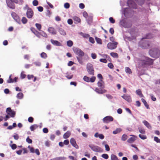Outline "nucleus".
<instances>
[{
  "mask_svg": "<svg viewBox=\"0 0 160 160\" xmlns=\"http://www.w3.org/2000/svg\"><path fill=\"white\" fill-rule=\"evenodd\" d=\"M96 80V77L94 76H92L90 78V82H95Z\"/></svg>",
  "mask_w": 160,
  "mask_h": 160,
  "instance_id": "de8ad7c7",
  "label": "nucleus"
},
{
  "mask_svg": "<svg viewBox=\"0 0 160 160\" xmlns=\"http://www.w3.org/2000/svg\"><path fill=\"white\" fill-rule=\"evenodd\" d=\"M40 33L41 35L43 37L46 38L48 37V36L47 34L45 32H44L43 31H42L40 32Z\"/></svg>",
  "mask_w": 160,
  "mask_h": 160,
  "instance_id": "49530a36",
  "label": "nucleus"
},
{
  "mask_svg": "<svg viewBox=\"0 0 160 160\" xmlns=\"http://www.w3.org/2000/svg\"><path fill=\"white\" fill-rule=\"evenodd\" d=\"M109 20L110 22L112 23H114L115 22V20L112 17H110L109 18Z\"/></svg>",
  "mask_w": 160,
  "mask_h": 160,
  "instance_id": "5fc2aeb1",
  "label": "nucleus"
},
{
  "mask_svg": "<svg viewBox=\"0 0 160 160\" xmlns=\"http://www.w3.org/2000/svg\"><path fill=\"white\" fill-rule=\"evenodd\" d=\"M94 137L95 138L99 137V138L103 139L104 138V136L102 134H98V132H96L94 134Z\"/></svg>",
  "mask_w": 160,
  "mask_h": 160,
  "instance_id": "6ab92c4d",
  "label": "nucleus"
},
{
  "mask_svg": "<svg viewBox=\"0 0 160 160\" xmlns=\"http://www.w3.org/2000/svg\"><path fill=\"white\" fill-rule=\"evenodd\" d=\"M38 9L39 12H41L43 11V8L42 7L39 6L37 7Z\"/></svg>",
  "mask_w": 160,
  "mask_h": 160,
  "instance_id": "0e129e2a",
  "label": "nucleus"
},
{
  "mask_svg": "<svg viewBox=\"0 0 160 160\" xmlns=\"http://www.w3.org/2000/svg\"><path fill=\"white\" fill-rule=\"evenodd\" d=\"M21 21L22 23L24 24L27 23L28 22L27 19L25 17H23L22 18Z\"/></svg>",
  "mask_w": 160,
  "mask_h": 160,
  "instance_id": "58836bf2",
  "label": "nucleus"
},
{
  "mask_svg": "<svg viewBox=\"0 0 160 160\" xmlns=\"http://www.w3.org/2000/svg\"><path fill=\"white\" fill-rule=\"evenodd\" d=\"M138 129L139 132L142 134H145V131L144 129L142 128L141 127H139L138 128Z\"/></svg>",
  "mask_w": 160,
  "mask_h": 160,
  "instance_id": "cd10ccee",
  "label": "nucleus"
},
{
  "mask_svg": "<svg viewBox=\"0 0 160 160\" xmlns=\"http://www.w3.org/2000/svg\"><path fill=\"white\" fill-rule=\"evenodd\" d=\"M98 87L101 89H103L105 88L104 82L102 80H100L98 83Z\"/></svg>",
  "mask_w": 160,
  "mask_h": 160,
  "instance_id": "4468645a",
  "label": "nucleus"
},
{
  "mask_svg": "<svg viewBox=\"0 0 160 160\" xmlns=\"http://www.w3.org/2000/svg\"><path fill=\"white\" fill-rule=\"evenodd\" d=\"M105 149L106 151H110V149L108 145L105 144Z\"/></svg>",
  "mask_w": 160,
  "mask_h": 160,
  "instance_id": "69168bd1",
  "label": "nucleus"
},
{
  "mask_svg": "<svg viewBox=\"0 0 160 160\" xmlns=\"http://www.w3.org/2000/svg\"><path fill=\"white\" fill-rule=\"evenodd\" d=\"M95 39L97 43L100 44H102V41L100 38L96 37Z\"/></svg>",
  "mask_w": 160,
  "mask_h": 160,
  "instance_id": "4c0bfd02",
  "label": "nucleus"
},
{
  "mask_svg": "<svg viewBox=\"0 0 160 160\" xmlns=\"http://www.w3.org/2000/svg\"><path fill=\"white\" fill-rule=\"evenodd\" d=\"M108 66L111 69H113V65L112 63L110 62L108 64Z\"/></svg>",
  "mask_w": 160,
  "mask_h": 160,
  "instance_id": "bf43d9fd",
  "label": "nucleus"
},
{
  "mask_svg": "<svg viewBox=\"0 0 160 160\" xmlns=\"http://www.w3.org/2000/svg\"><path fill=\"white\" fill-rule=\"evenodd\" d=\"M150 56L152 58H157L160 56V51L158 48H153L149 51Z\"/></svg>",
  "mask_w": 160,
  "mask_h": 160,
  "instance_id": "f257e3e1",
  "label": "nucleus"
},
{
  "mask_svg": "<svg viewBox=\"0 0 160 160\" xmlns=\"http://www.w3.org/2000/svg\"><path fill=\"white\" fill-rule=\"evenodd\" d=\"M41 57L42 58H46L47 57V55L45 53L43 52L41 54Z\"/></svg>",
  "mask_w": 160,
  "mask_h": 160,
  "instance_id": "a18cd8bd",
  "label": "nucleus"
},
{
  "mask_svg": "<svg viewBox=\"0 0 160 160\" xmlns=\"http://www.w3.org/2000/svg\"><path fill=\"white\" fill-rule=\"evenodd\" d=\"M125 71L127 73H128L129 74L132 73L131 70L128 67L125 68Z\"/></svg>",
  "mask_w": 160,
  "mask_h": 160,
  "instance_id": "f704fd0d",
  "label": "nucleus"
},
{
  "mask_svg": "<svg viewBox=\"0 0 160 160\" xmlns=\"http://www.w3.org/2000/svg\"><path fill=\"white\" fill-rule=\"evenodd\" d=\"M143 123L144 125L147 127L148 129H151L152 128V127L150 124L146 121L144 120L142 122Z\"/></svg>",
  "mask_w": 160,
  "mask_h": 160,
  "instance_id": "aec40b11",
  "label": "nucleus"
},
{
  "mask_svg": "<svg viewBox=\"0 0 160 160\" xmlns=\"http://www.w3.org/2000/svg\"><path fill=\"white\" fill-rule=\"evenodd\" d=\"M127 4L128 6L131 8H136V4L135 2L132 0H128L127 2Z\"/></svg>",
  "mask_w": 160,
  "mask_h": 160,
  "instance_id": "9b49d317",
  "label": "nucleus"
},
{
  "mask_svg": "<svg viewBox=\"0 0 160 160\" xmlns=\"http://www.w3.org/2000/svg\"><path fill=\"white\" fill-rule=\"evenodd\" d=\"M139 137L142 139L144 140L147 138V137L146 135H142L141 134L139 135Z\"/></svg>",
  "mask_w": 160,
  "mask_h": 160,
  "instance_id": "37998d69",
  "label": "nucleus"
},
{
  "mask_svg": "<svg viewBox=\"0 0 160 160\" xmlns=\"http://www.w3.org/2000/svg\"><path fill=\"white\" fill-rule=\"evenodd\" d=\"M17 97L18 99H21L23 97V94L22 92H19L17 94Z\"/></svg>",
  "mask_w": 160,
  "mask_h": 160,
  "instance_id": "2f4dec72",
  "label": "nucleus"
},
{
  "mask_svg": "<svg viewBox=\"0 0 160 160\" xmlns=\"http://www.w3.org/2000/svg\"><path fill=\"white\" fill-rule=\"evenodd\" d=\"M32 4L34 6H37L38 4V1L37 0H34L32 2Z\"/></svg>",
  "mask_w": 160,
  "mask_h": 160,
  "instance_id": "3c124183",
  "label": "nucleus"
},
{
  "mask_svg": "<svg viewBox=\"0 0 160 160\" xmlns=\"http://www.w3.org/2000/svg\"><path fill=\"white\" fill-rule=\"evenodd\" d=\"M38 38H40L41 35L40 32H39L37 30L35 31V32L33 33Z\"/></svg>",
  "mask_w": 160,
  "mask_h": 160,
  "instance_id": "ea45409f",
  "label": "nucleus"
},
{
  "mask_svg": "<svg viewBox=\"0 0 160 160\" xmlns=\"http://www.w3.org/2000/svg\"><path fill=\"white\" fill-rule=\"evenodd\" d=\"M143 64L151 65L152 64L153 60L152 59L148 57H145V59L142 61Z\"/></svg>",
  "mask_w": 160,
  "mask_h": 160,
  "instance_id": "20e7f679",
  "label": "nucleus"
},
{
  "mask_svg": "<svg viewBox=\"0 0 160 160\" xmlns=\"http://www.w3.org/2000/svg\"><path fill=\"white\" fill-rule=\"evenodd\" d=\"M38 127V126L37 124H33L30 127V129L31 131H33Z\"/></svg>",
  "mask_w": 160,
  "mask_h": 160,
  "instance_id": "393cba45",
  "label": "nucleus"
},
{
  "mask_svg": "<svg viewBox=\"0 0 160 160\" xmlns=\"http://www.w3.org/2000/svg\"><path fill=\"white\" fill-rule=\"evenodd\" d=\"M111 160H118L117 156L113 154L111 155Z\"/></svg>",
  "mask_w": 160,
  "mask_h": 160,
  "instance_id": "473e14b6",
  "label": "nucleus"
},
{
  "mask_svg": "<svg viewBox=\"0 0 160 160\" xmlns=\"http://www.w3.org/2000/svg\"><path fill=\"white\" fill-rule=\"evenodd\" d=\"M77 58L79 62L81 64H82L83 63V62L82 61V58H80V57H77Z\"/></svg>",
  "mask_w": 160,
  "mask_h": 160,
  "instance_id": "c03bdc74",
  "label": "nucleus"
},
{
  "mask_svg": "<svg viewBox=\"0 0 160 160\" xmlns=\"http://www.w3.org/2000/svg\"><path fill=\"white\" fill-rule=\"evenodd\" d=\"M66 77L69 79H72L73 77V75L70 73L67 72L66 73Z\"/></svg>",
  "mask_w": 160,
  "mask_h": 160,
  "instance_id": "b1692460",
  "label": "nucleus"
},
{
  "mask_svg": "<svg viewBox=\"0 0 160 160\" xmlns=\"http://www.w3.org/2000/svg\"><path fill=\"white\" fill-rule=\"evenodd\" d=\"M102 157L105 159H108L109 156L107 154H103L102 155Z\"/></svg>",
  "mask_w": 160,
  "mask_h": 160,
  "instance_id": "09e8293b",
  "label": "nucleus"
},
{
  "mask_svg": "<svg viewBox=\"0 0 160 160\" xmlns=\"http://www.w3.org/2000/svg\"><path fill=\"white\" fill-rule=\"evenodd\" d=\"M38 38H40L41 35L40 32H39L37 30L35 31V32L33 33Z\"/></svg>",
  "mask_w": 160,
  "mask_h": 160,
  "instance_id": "a19ab883",
  "label": "nucleus"
},
{
  "mask_svg": "<svg viewBox=\"0 0 160 160\" xmlns=\"http://www.w3.org/2000/svg\"><path fill=\"white\" fill-rule=\"evenodd\" d=\"M91 57L93 59H95L97 58V55L95 53H92L91 55Z\"/></svg>",
  "mask_w": 160,
  "mask_h": 160,
  "instance_id": "338daca9",
  "label": "nucleus"
},
{
  "mask_svg": "<svg viewBox=\"0 0 160 160\" xmlns=\"http://www.w3.org/2000/svg\"><path fill=\"white\" fill-rule=\"evenodd\" d=\"M73 19L75 22V23H78L81 22L80 19L76 16H74L73 17Z\"/></svg>",
  "mask_w": 160,
  "mask_h": 160,
  "instance_id": "5701e85b",
  "label": "nucleus"
},
{
  "mask_svg": "<svg viewBox=\"0 0 160 160\" xmlns=\"http://www.w3.org/2000/svg\"><path fill=\"white\" fill-rule=\"evenodd\" d=\"M95 91L99 94H102L106 92L105 90H102L101 89H99L98 88H97L95 89Z\"/></svg>",
  "mask_w": 160,
  "mask_h": 160,
  "instance_id": "4be33fe9",
  "label": "nucleus"
},
{
  "mask_svg": "<svg viewBox=\"0 0 160 160\" xmlns=\"http://www.w3.org/2000/svg\"><path fill=\"white\" fill-rule=\"evenodd\" d=\"M100 61L104 63H106L107 62V60L105 58H101L100 59Z\"/></svg>",
  "mask_w": 160,
  "mask_h": 160,
  "instance_id": "680f3d73",
  "label": "nucleus"
},
{
  "mask_svg": "<svg viewBox=\"0 0 160 160\" xmlns=\"http://www.w3.org/2000/svg\"><path fill=\"white\" fill-rule=\"evenodd\" d=\"M8 6L12 9H14L15 8V4L11 0H6Z\"/></svg>",
  "mask_w": 160,
  "mask_h": 160,
  "instance_id": "9d476101",
  "label": "nucleus"
},
{
  "mask_svg": "<svg viewBox=\"0 0 160 160\" xmlns=\"http://www.w3.org/2000/svg\"><path fill=\"white\" fill-rule=\"evenodd\" d=\"M50 41L52 43L57 46H61L62 45L61 43L57 40H54L52 39H51Z\"/></svg>",
  "mask_w": 160,
  "mask_h": 160,
  "instance_id": "2eb2a0df",
  "label": "nucleus"
},
{
  "mask_svg": "<svg viewBox=\"0 0 160 160\" xmlns=\"http://www.w3.org/2000/svg\"><path fill=\"white\" fill-rule=\"evenodd\" d=\"M128 138V136L126 134H124L122 135L121 138V140L123 141H125Z\"/></svg>",
  "mask_w": 160,
  "mask_h": 160,
  "instance_id": "72a5a7b5",
  "label": "nucleus"
},
{
  "mask_svg": "<svg viewBox=\"0 0 160 160\" xmlns=\"http://www.w3.org/2000/svg\"><path fill=\"white\" fill-rule=\"evenodd\" d=\"M28 121L30 123H32L34 119L32 117H29L28 118Z\"/></svg>",
  "mask_w": 160,
  "mask_h": 160,
  "instance_id": "e2e57ef3",
  "label": "nucleus"
},
{
  "mask_svg": "<svg viewBox=\"0 0 160 160\" xmlns=\"http://www.w3.org/2000/svg\"><path fill=\"white\" fill-rule=\"evenodd\" d=\"M121 97L128 102H131L132 101L131 98L129 95L124 94Z\"/></svg>",
  "mask_w": 160,
  "mask_h": 160,
  "instance_id": "f8f14e48",
  "label": "nucleus"
},
{
  "mask_svg": "<svg viewBox=\"0 0 160 160\" xmlns=\"http://www.w3.org/2000/svg\"><path fill=\"white\" fill-rule=\"evenodd\" d=\"M11 75H10L9 76V80H8L7 81V82L8 83H10L14 82L13 80L11 78Z\"/></svg>",
  "mask_w": 160,
  "mask_h": 160,
  "instance_id": "603ef678",
  "label": "nucleus"
},
{
  "mask_svg": "<svg viewBox=\"0 0 160 160\" xmlns=\"http://www.w3.org/2000/svg\"><path fill=\"white\" fill-rule=\"evenodd\" d=\"M83 80L87 82H90V78L88 77H87L86 76H84L83 78Z\"/></svg>",
  "mask_w": 160,
  "mask_h": 160,
  "instance_id": "79ce46f5",
  "label": "nucleus"
},
{
  "mask_svg": "<svg viewBox=\"0 0 160 160\" xmlns=\"http://www.w3.org/2000/svg\"><path fill=\"white\" fill-rule=\"evenodd\" d=\"M89 41L93 44L95 42V41L94 38L91 37H90L89 38Z\"/></svg>",
  "mask_w": 160,
  "mask_h": 160,
  "instance_id": "4d7b16f0",
  "label": "nucleus"
},
{
  "mask_svg": "<svg viewBox=\"0 0 160 160\" xmlns=\"http://www.w3.org/2000/svg\"><path fill=\"white\" fill-rule=\"evenodd\" d=\"M26 75L23 72H22L21 73V78L22 79H24L25 78Z\"/></svg>",
  "mask_w": 160,
  "mask_h": 160,
  "instance_id": "052dcab7",
  "label": "nucleus"
},
{
  "mask_svg": "<svg viewBox=\"0 0 160 160\" xmlns=\"http://www.w3.org/2000/svg\"><path fill=\"white\" fill-rule=\"evenodd\" d=\"M64 7L66 9L70 7V4L68 3H65L64 4Z\"/></svg>",
  "mask_w": 160,
  "mask_h": 160,
  "instance_id": "13d9d810",
  "label": "nucleus"
},
{
  "mask_svg": "<svg viewBox=\"0 0 160 160\" xmlns=\"http://www.w3.org/2000/svg\"><path fill=\"white\" fill-rule=\"evenodd\" d=\"M34 14V12L32 9L31 8H28L26 12L27 17L28 18H32Z\"/></svg>",
  "mask_w": 160,
  "mask_h": 160,
  "instance_id": "6e6552de",
  "label": "nucleus"
},
{
  "mask_svg": "<svg viewBox=\"0 0 160 160\" xmlns=\"http://www.w3.org/2000/svg\"><path fill=\"white\" fill-rule=\"evenodd\" d=\"M28 148L30 149V151L32 153H34V149L33 148L31 147L29 145L28 147Z\"/></svg>",
  "mask_w": 160,
  "mask_h": 160,
  "instance_id": "864d4df0",
  "label": "nucleus"
},
{
  "mask_svg": "<svg viewBox=\"0 0 160 160\" xmlns=\"http://www.w3.org/2000/svg\"><path fill=\"white\" fill-rule=\"evenodd\" d=\"M35 26L39 31H41L42 26L40 24L36 23L35 24Z\"/></svg>",
  "mask_w": 160,
  "mask_h": 160,
  "instance_id": "e433bc0d",
  "label": "nucleus"
},
{
  "mask_svg": "<svg viewBox=\"0 0 160 160\" xmlns=\"http://www.w3.org/2000/svg\"><path fill=\"white\" fill-rule=\"evenodd\" d=\"M89 147L93 151L98 152H102V150L100 147L93 145H89Z\"/></svg>",
  "mask_w": 160,
  "mask_h": 160,
  "instance_id": "39448f33",
  "label": "nucleus"
},
{
  "mask_svg": "<svg viewBox=\"0 0 160 160\" xmlns=\"http://www.w3.org/2000/svg\"><path fill=\"white\" fill-rule=\"evenodd\" d=\"M87 70L89 75L92 76L94 75V70L92 64L88 63L87 65Z\"/></svg>",
  "mask_w": 160,
  "mask_h": 160,
  "instance_id": "f03ea898",
  "label": "nucleus"
},
{
  "mask_svg": "<svg viewBox=\"0 0 160 160\" xmlns=\"http://www.w3.org/2000/svg\"><path fill=\"white\" fill-rule=\"evenodd\" d=\"M67 45L69 47H72L73 45V42L71 40H69L67 42Z\"/></svg>",
  "mask_w": 160,
  "mask_h": 160,
  "instance_id": "c9c22d12",
  "label": "nucleus"
},
{
  "mask_svg": "<svg viewBox=\"0 0 160 160\" xmlns=\"http://www.w3.org/2000/svg\"><path fill=\"white\" fill-rule=\"evenodd\" d=\"M48 31L52 34L55 35L56 34V31L54 28L52 27L49 28L48 29Z\"/></svg>",
  "mask_w": 160,
  "mask_h": 160,
  "instance_id": "f3484780",
  "label": "nucleus"
},
{
  "mask_svg": "<svg viewBox=\"0 0 160 160\" xmlns=\"http://www.w3.org/2000/svg\"><path fill=\"white\" fill-rule=\"evenodd\" d=\"M59 32L62 35H65L66 34L65 32L62 28H60L59 29Z\"/></svg>",
  "mask_w": 160,
  "mask_h": 160,
  "instance_id": "7c9ffc66",
  "label": "nucleus"
},
{
  "mask_svg": "<svg viewBox=\"0 0 160 160\" xmlns=\"http://www.w3.org/2000/svg\"><path fill=\"white\" fill-rule=\"evenodd\" d=\"M130 136L132 137L128 139L127 142L129 143H132L135 141L137 137L134 135H130Z\"/></svg>",
  "mask_w": 160,
  "mask_h": 160,
  "instance_id": "ddd939ff",
  "label": "nucleus"
},
{
  "mask_svg": "<svg viewBox=\"0 0 160 160\" xmlns=\"http://www.w3.org/2000/svg\"><path fill=\"white\" fill-rule=\"evenodd\" d=\"M110 54L111 56L114 58H118V56L117 53L112 52L110 53Z\"/></svg>",
  "mask_w": 160,
  "mask_h": 160,
  "instance_id": "c756f323",
  "label": "nucleus"
},
{
  "mask_svg": "<svg viewBox=\"0 0 160 160\" xmlns=\"http://www.w3.org/2000/svg\"><path fill=\"white\" fill-rule=\"evenodd\" d=\"M71 144L76 148H78V146L76 144V142L73 138H71L70 140Z\"/></svg>",
  "mask_w": 160,
  "mask_h": 160,
  "instance_id": "dca6fc26",
  "label": "nucleus"
},
{
  "mask_svg": "<svg viewBox=\"0 0 160 160\" xmlns=\"http://www.w3.org/2000/svg\"><path fill=\"white\" fill-rule=\"evenodd\" d=\"M27 142L28 143H32V140L31 139H30L29 137H28L26 139Z\"/></svg>",
  "mask_w": 160,
  "mask_h": 160,
  "instance_id": "8fccbe9b",
  "label": "nucleus"
},
{
  "mask_svg": "<svg viewBox=\"0 0 160 160\" xmlns=\"http://www.w3.org/2000/svg\"><path fill=\"white\" fill-rule=\"evenodd\" d=\"M141 101L142 102L144 103V104L145 106L146 107V108L148 109L149 108V105L148 104L147 102L146 101V100L143 98H142L141 99Z\"/></svg>",
  "mask_w": 160,
  "mask_h": 160,
  "instance_id": "c85d7f7f",
  "label": "nucleus"
},
{
  "mask_svg": "<svg viewBox=\"0 0 160 160\" xmlns=\"http://www.w3.org/2000/svg\"><path fill=\"white\" fill-rule=\"evenodd\" d=\"M113 118L110 116H107L104 118L103 119V121L105 123H108L109 122L113 121Z\"/></svg>",
  "mask_w": 160,
  "mask_h": 160,
  "instance_id": "1a4fd4ad",
  "label": "nucleus"
},
{
  "mask_svg": "<svg viewBox=\"0 0 160 160\" xmlns=\"http://www.w3.org/2000/svg\"><path fill=\"white\" fill-rule=\"evenodd\" d=\"M13 137L15 140H18L19 139V136L17 134H16L15 135H13Z\"/></svg>",
  "mask_w": 160,
  "mask_h": 160,
  "instance_id": "774afa93",
  "label": "nucleus"
},
{
  "mask_svg": "<svg viewBox=\"0 0 160 160\" xmlns=\"http://www.w3.org/2000/svg\"><path fill=\"white\" fill-rule=\"evenodd\" d=\"M122 131V129L120 128H118L116 129L115 130L113 131V133L114 134H116L119 132Z\"/></svg>",
  "mask_w": 160,
  "mask_h": 160,
  "instance_id": "bb28decb",
  "label": "nucleus"
},
{
  "mask_svg": "<svg viewBox=\"0 0 160 160\" xmlns=\"http://www.w3.org/2000/svg\"><path fill=\"white\" fill-rule=\"evenodd\" d=\"M73 50L74 53L80 57H82L84 56V52L80 49L78 48H74L73 49Z\"/></svg>",
  "mask_w": 160,
  "mask_h": 160,
  "instance_id": "7ed1b4c3",
  "label": "nucleus"
},
{
  "mask_svg": "<svg viewBox=\"0 0 160 160\" xmlns=\"http://www.w3.org/2000/svg\"><path fill=\"white\" fill-rule=\"evenodd\" d=\"M136 93L137 94L139 95L140 97H144L142 93L141 90L140 89L137 90L136 91Z\"/></svg>",
  "mask_w": 160,
  "mask_h": 160,
  "instance_id": "a878e982",
  "label": "nucleus"
},
{
  "mask_svg": "<svg viewBox=\"0 0 160 160\" xmlns=\"http://www.w3.org/2000/svg\"><path fill=\"white\" fill-rule=\"evenodd\" d=\"M143 44L144 45V46H142V47L143 48H148L151 46L150 43L149 42H145Z\"/></svg>",
  "mask_w": 160,
  "mask_h": 160,
  "instance_id": "a211bd4d",
  "label": "nucleus"
},
{
  "mask_svg": "<svg viewBox=\"0 0 160 160\" xmlns=\"http://www.w3.org/2000/svg\"><path fill=\"white\" fill-rule=\"evenodd\" d=\"M154 140L157 142L160 143V139L157 137H154Z\"/></svg>",
  "mask_w": 160,
  "mask_h": 160,
  "instance_id": "6e6d98bb",
  "label": "nucleus"
},
{
  "mask_svg": "<svg viewBox=\"0 0 160 160\" xmlns=\"http://www.w3.org/2000/svg\"><path fill=\"white\" fill-rule=\"evenodd\" d=\"M6 112L8 115L12 118L14 117L16 114L15 112L12 110L10 108H7Z\"/></svg>",
  "mask_w": 160,
  "mask_h": 160,
  "instance_id": "0eeeda50",
  "label": "nucleus"
},
{
  "mask_svg": "<svg viewBox=\"0 0 160 160\" xmlns=\"http://www.w3.org/2000/svg\"><path fill=\"white\" fill-rule=\"evenodd\" d=\"M118 44V43L117 42H109L107 44L108 48L110 50L115 49L117 47Z\"/></svg>",
  "mask_w": 160,
  "mask_h": 160,
  "instance_id": "423d86ee",
  "label": "nucleus"
},
{
  "mask_svg": "<svg viewBox=\"0 0 160 160\" xmlns=\"http://www.w3.org/2000/svg\"><path fill=\"white\" fill-rule=\"evenodd\" d=\"M71 135V132L70 131H67L66 133H65L63 135V138H64L66 139L68 138Z\"/></svg>",
  "mask_w": 160,
  "mask_h": 160,
  "instance_id": "412c9836",
  "label": "nucleus"
}]
</instances>
